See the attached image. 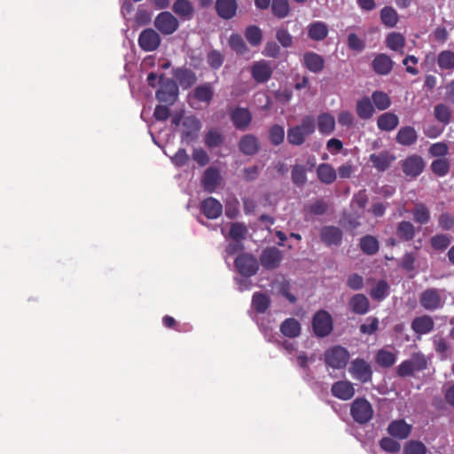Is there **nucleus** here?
Listing matches in <instances>:
<instances>
[{
	"mask_svg": "<svg viewBox=\"0 0 454 454\" xmlns=\"http://www.w3.org/2000/svg\"><path fill=\"white\" fill-rule=\"evenodd\" d=\"M316 130V120L312 115H306L300 124L291 127L287 130V141L293 145H301L307 137Z\"/></svg>",
	"mask_w": 454,
	"mask_h": 454,
	"instance_id": "nucleus-1",
	"label": "nucleus"
},
{
	"mask_svg": "<svg viewBox=\"0 0 454 454\" xmlns=\"http://www.w3.org/2000/svg\"><path fill=\"white\" fill-rule=\"evenodd\" d=\"M160 88L155 92L158 101L168 106H173L179 95V89L176 82L171 78H166L164 74L159 76Z\"/></svg>",
	"mask_w": 454,
	"mask_h": 454,
	"instance_id": "nucleus-2",
	"label": "nucleus"
},
{
	"mask_svg": "<svg viewBox=\"0 0 454 454\" xmlns=\"http://www.w3.org/2000/svg\"><path fill=\"white\" fill-rule=\"evenodd\" d=\"M350 355L346 348L340 345L326 349L324 353V360L327 366L333 369H343L347 366Z\"/></svg>",
	"mask_w": 454,
	"mask_h": 454,
	"instance_id": "nucleus-3",
	"label": "nucleus"
},
{
	"mask_svg": "<svg viewBox=\"0 0 454 454\" xmlns=\"http://www.w3.org/2000/svg\"><path fill=\"white\" fill-rule=\"evenodd\" d=\"M350 415L356 423L364 425L372 419L373 409L365 398L357 397L350 405Z\"/></svg>",
	"mask_w": 454,
	"mask_h": 454,
	"instance_id": "nucleus-4",
	"label": "nucleus"
},
{
	"mask_svg": "<svg viewBox=\"0 0 454 454\" xmlns=\"http://www.w3.org/2000/svg\"><path fill=\"white\" fill-rule=\"evenodd\" d=\"M312 329L317 337L324 338L328 336L333 331L331 315L324 309L317 311L312 318Z\"/></svg>",
	"mask_w": 454,
	"mask_h": 454,
	"instance_id": "nucleus-5",
	"label": "nucleus"
},
{
	"mask_svg": "<svg viewBox=\"0 0 454 454\" xmlns=\"http://www.w3.org/2000/svg\"><path fill=\"white\" fill-rule=\"evenodd\" d=\"M238 272L247 278L255 275L259 270L256 257L248 253L239 254L234 261Z\"/></svg>",
	"mask_w": 454,
	"mask_h": 454,
	"instance_id": "nucleus-6",
	"label": "nucleus"
},
{
	"mask_svg": "<svg viewBox=\"0 0 454 454\" xmlns=\"http://www.w3.org/2000/svg\"><path fill=\"white\" fill-rule=\"evenodd\" d=\"M154 27L163 35L174 34L179 27V21L170 12H160L154 20Z\"/></svg>",
	"mask_w": 454,
	"mask_h": 454,
	"instance_id": "nucleus-7",
	"label": "nucleus"
},
{
	"mask_svg": "<svg viewBox=\"0 0 454 454\" xmlns=\"http://www.w3.org/2000/svg\"><path fill=\"white\" fill-rule=\"evenodd\" d=\"M352 377L361 383L370 382L372 379L371 364L363 358L354 359L348 369Z\"/></svg>",
	"mask_w": 454,
	"mask_h": 454,
	"instance_id": "nucleus-8",
	"label": "nucleus"
},
{
	"mask_svg": "<svg viewBox=\"0 0 454 454\" xmlns=\"http://www.w3.org/2000/svg\"><path fill=\"white\" fill-rule=\"evenodd\" d=\"M442 292L436 288H427L423 291L419 297L420 305L427 310L434 311L444 305V299Z\"/></svg>",
	"mask_w": 454,
	"mask_h": 454,
	"instance_id": "nucleus-9",
	"label": "nucleus"
},
{
	"mask_svg": "<svg viewBox=\"0 0 454 454\" xmlns=\"http://www.w3.org/2000/svg\"><path fill=\"white\" fill-rule=\"evenodd\" d=\"M425 161L420 155L412 154L401 161L403 174L411 178L418 177L425 168Z\"/></svg>",
	"mask_w": 454,
	"mask_h": 454,
	"instance_id": "nucleus-10",
	"label": "nucleus"
},
{
	"mask_svg": "<svg viewBox=\"0 0 454 454\" xmlns=\"http://www.w3.org/2000/svg\"><path fill=\"white\" fill-rule=\"evenodd\" d=\"M283 259L282 251L276 247H269L262 251L260 262L267 270L277 269Z\"/></svg>",
	"mask_w": 454,
	"mask_h": 454,
	"instance_id": "nucleus-11",
	"label": "nucleus"
},
{
	"mask_svg": "<svg viewBox=\"0 0 454 454\" xmlns=\"http://www.w3.org/2000/svg\"><path fill=\"white\" fill-rule=\"evenodd\" d=\"M160 42V35L153 28L144 29L138 36V45L145 51H153L157 50Z\"/></svg>",
	"mask_w": 454,
	"mask_h": 454,
	"instance_id": "nucleus-12",
	"label": "nucleus"
},
{
	"mask_svg": "<svg viewBox=\"0 0 454 454\" xmlns=\"http://www.w3.org/2000/svg\"><path fill=\"white\" fill-rule=\"evenodd\" d=\"M272 73L270 63L264 59L255 61L251 67V75L258 83L267 82L271 78Z\"/></svg>",
	"mask_w": 454,
	"mask_h": 454,
	"instance_id": "nucleus-13",
	"label": "nucleus"
},
{
	"mask_svg": "<svg viewBox=\"0 0 454 454\" xmlns=\"http://www.w3.org/2000/svg\"><path fill=\"white\" fill-rule=\"evenodd\" d=\"M369 159L373 168L380 172H384L396 160V157L389 151L383 150L378 153H372Z\"/></svg>",
	"mask_w": 454,
	"mask_h": 454,
	"instance_id": "nucleus-14",
	"label": "nucleus"
},
{
	"mask_svg": "<svg viewBox=\"0 0 454 454\" xmlns=\"http://www.w3.org/2000/svg\"><path fill=\"white\" fill-rule=\"evenodd\" d=\"M332 395L342 401H348L353 398L356 390L353 383L348 380H339L334 382L331 387Z\"/></svg>",
	"mask_w": 454,
	"mask_h": 454,
	"instance_id": "nucleus-15",
	"label": "nucleus"
},
{
	"mask_svg": "<svg viewBox=\"0 0 454 454\" xmlns=\"http://www.w3.org/2000/svg\"><path fill=\"white\" fill-rule=\"evenodd\" d=\"M182 139L187 143L192 142L201 129L200 121L195 116H187L183 121Z\"/></svg>",
	"mask_w": 454,
	"mask_h": 454,
	"instance_id": "nucleus-16",
	"label": "nucleus"
},
{
	"mask_svg": "<svg viewBox=\"0 0 454 454\" xmlns=\"http://www.w3.org/2000/svg\"><path fill=\"white\" fill-rule=\"evenodd\" d=\"M231 120L237 129L245 130L252 121V114L247 108L237 106L230 113Z\"/></svg>",
	"mask_w": 454,
	"mask_h": 454,
	"instance_id": "nucleus-17",
	"label": "nucleus"
},
{
	"mask_svg": "<svg viewBox=\"0 0 454 454\" xmlns=\"http://www.w3.org/2000/svg\"><path fill=\"white\" fill-rule=\"evenodd\" d=\"M221 183L220 172L216 168H207L201 178V184L207 192H213L216 190Z\"/></svg>",
	"mask_w": 454,
	"mask_h": 454,
	"instance_id": "nucleus-18",
	"label": "nucleus"
},
{
	"mask_svg": "<svg viewBox=\"0 0 454 454\" xmlns=\"http://www.w3.org/2000/svg\"><path fill=\"white\" fill-rule=\"evenodd\" d=\"M173 76L176 79L179 85L183 89H189L197 82L196 74L187 67H177L172 72Z\"/></svg>",
	"mask_w": 454,
	"mask_h": 454,
	"instance_id": "nucleus-19",
	"label": "nucleus"
},
{
	"mask_svg": "<svg viewBox=\"0 0 454 454\" xmlns=\"http://www.w3.org/2000/svg\"><path fill=\"white\" fill-rule=\"evenodd\" d=\"M393 66L394 62L392 59L385 53L377 54L372 62L373 71L380 75H387L390 74L393 69Z\"/></svg>",
	"mask_w": 454,
	"mask_h": 454,
	"instance_id": "nucleus-20",
	"label": "nucleus"
},
{
	"mask_svg": "<svg viewBox=\"0 0 454 454\" xmlns=\"http://www.w3.org/2000/svg\"><path fill=\"white\" fill-rule=\"evenodd\" d=\"M200 210L207 218L216 219L222 215L223 206L216 199L208 197L202 200Z\"/></svg>",
	"mask_w": 454,
	"mask_h": 454,
	"instance_id": "nucleus-21",
	"label": "nucleus"
},
{
	"mask_svg": "<svg viewBox=\"0 0 454 454\" xmlns=\"http://www.w3.org/2000/svg\"><path fill=\"white\" fill-rule=\"evenodd\" d=\"M302 64L309 72L318 74L325 67V59L316 52L308 51L303 54Z\"/></svg>",
	"mask_w": 454,
	"mask_h": 454,
	"instance_id": "nucleus-22",
	"label": "nucleus"
},
{
	"mask_svg": "<svg viewBox=\"0 0 454 454\" xmlns=\"http://www.w3.org/2000/svg\"><path fill=\"white\" fill-rule=\"evenodd\" d=\"M387 433L397 439L403 440L410 436L411 426L407 424L404 419H396L389 423Z\"/></svg>",
	"mask_w": 454,
	"mask_h": 454,
	"instance_id": "nucleus-23",
	"label": "nucleus"
},
{
	"mask_svg": "<svg viewBox=\"0 0 454 454\" xmlns=\"http://www.w3.org/2000/svg\"><path fill=\"white\" fill-rule=\"evenodd\" d=\"M215 7L220 18L231 20L237 13L238 3L237 0H216Z\"/></svg>",
	"mask_w": 454,
	"mask_h": 454,
	"instance_id": "nucleus-24",
	"label": "nucleus"
},
{
	"mask_svg": "<svg viewBox=\"0 0 454 454\" xmlns=\"http://www.w3.org/2000/svg\"><path fill=\"white\" fill-rule=\"evenodd\" d=\"M342 231L335 226H325L321 229L320 238L326 246L340 245L342 240Z\"/></svg>",
	"mask_w": 454,
	"mask_h": 454,
	"instance_id": "nucleus-25",
	"label": "nucleus"
},
{
	"mask_svg": "<svg viewBox=\"0 0 454 454\" xmlns=\"http://www.w3.org/2000/svg\"><path fill=\"white\" fill-rule=\"evenodd\" d=\"M172 11L183 20H191L194 16V7L190 0H176Z\"/></svg>",
	"mask_w": 454,
	"mask_h": 454,
	"instance_id": "nucleus-26",
	"label": "nucleus"
},
{
	"mask_svg": "<svg viewBox=\"0 0 454 454\" xmlns=\"http://www.w3.org/2000/svg\"><path fill=\"white\" fill-rule=\"evenodd\" d=\"M434 325L433 318L427 315L417 317L411 322V329L419 335L429 333L434 329Z\"/></svg>",
	"mask_w": 454,
	"mask_h": 454,
	"instance_id": "nucleus-27",
	"label": "nucleus"
},
{
	"mask_svg": "<svg viewBox=\"0 0 454 454\" xmlns=\"http://www.w3.org/2000/svg\"><path fill=\"white\" fill-rule=\"evenodd\" d=\"M350 310L356 315H364L370 309L369 299L363 294L353 295L348 302Z\"/></svg>",
	"mask_w": 454,
	"mask_h": 454,
	"instance_id": "nucleus-28",
	"label": "nucleus"
},
{
	"mask_svg": "<svg viewBox=\"0 0 454 454\" xmlns=\"http://www.w3.org/2000/svg\"><path fill=\"white\" fill-rule=\"evenodd\" d=\"M396 143L403 146H411L418 140V133L411 126L400 128L395 137Z\"/></svg>",
	"mask_w": 454,
	"mask_h": 454,
	"instance_id": "nucleus-29",
	"label": "nucleus"
},
{
	"mask_svg": "<svg viewBox=\"0 0 454 454\" xmlns=\"http://www.w3.org/2000/svg\"><path fill=\"white\" fill-rule=\"evenodd\" d=\"M328 33V27L323 21H314L308 26V35L313 41H323Z\"/></svg>",
	"mask_w": 454,
	"mask_h": 454,
	"instance_id": "nucleus-30",
	"label": "nucleus"
},
{
	"mask_svg": "<svg viewBox=\"0 0 454 454\" xmlns=\"http://www.w3.org/2000/svg\"><path fill=\"white\" fill-rule=\"evenodd\" d=\"M317 176L325 184H332L337 178L336 170L328 163H321L317 168Z\"/></svg>",
	"mask_w": 454,
	"mask_h": 454,
	"instance_id": "nucleus-31",
	"label": "nucleus"
},
{
	"mask_svg": "<svg viewBox=\"0 0 454 454\" xmlns=\"http://www.w3.org/2000/svg\"><path fill=\"white\" fill-rule=\"evenodd\" d=\"M399 124V118L394 113H384L378 117L377 126L380 130L392 131Z\"/></svg>",
	"mask_w": 454,
	"mask_h": 454,
	"instance_id": "nucleus-32",
	"label": "nucleus"
},
{
	"mask_svg": "<svg viewBox=\"0 0 454 454\" xmlns=\"http://www.w3.org/2000/svg\"><path fill=\"white\" fill-rule=\"evenodd\" d=\"M239 150L246 155H254L259 150V143L254 135L243 136L239 143Z\"/></svg>",
	"mask_w": 454,
	"mask_h": 454,
	"instance_id": "nucleus-33",
	"label": "nucleus"
},
{
	"mask_svg": "<svg viewBox=\"0 0 454 454\" xmlns=\"http://www.w3.org/2000/svg\"><path fill=\"white\" fill-rule=\"evenodd\" d=\"M405 37L398 32H391L386 36L385 43L387 47L392 51L403 53L405 46Z\"/></svg>",
	"mask_w": 454,
	"mask_h": 454,
	"instance_id": "nucleus-34",
	"label": "nucleus"
},
{
	"mask_svg": "<svg viewBox=\"0 0 454 454\" xmlns=\"http://www.w3.org/2000/svg\"><path fill=\"white\" fill-rule=\"evenodd\" d=\"M359 247L364 254L374 255L379 252L380 244L374 236L368 234L360 239Z\"/></svg>",
	"mask_w": 454,
	"mask_h": 454,
	"instance_id": "nucleus-35",
	"label": "nucleus"
},
{
	"mask_svg": "<svg viewBox=\"0 0 454 454\" xmlns=\"http://www.w3.org/2000/svg\"><path fill=\"white\" fill-rule=\"evenodd\" d=\"M280 332L288 338L298 337L301 333V325L295 318H286L280 325Z\"/></svg>",
	"mask_w": 454,
	"mask_h": 454,
	"instance_id": "nucleus-36",
	"label": "nucleus"
},
{
	"mask_svg": "<svg viewBox=\"0 0 454 454\" xmlns=\"http://www.w3.org/2000/svg\"><path fill=\"white\" fill-rule=\"evenodd\" d=\"M317 128L321 134L330 135L335 129V119L328 113L320 114L317 117Z\"/></svg>",
	"mask_w": 454,
	"mask_h": 454,
	"instance_id": "nucleus-37",
	"label": "nucleus"
},
{
	"mask_svg": "<svg viewBox=\"0 0 454 454\" xmlns=\"http://www.w3.org/2000/svg\"><path fill=\"white\" fill-rule=\"evenodd\" d=\"M356 112L360 119H370L374 113V106L371 99L367 97H364L363 98L357 100L356 105Z\"/></svg>",
	"mask_w": 454,
	"mask_h": 454,
	"instance_id": "nucleus-38",
	"label": "nucleus"
},
{
	"mask_svg": "<svg viewBox=\"0 0 454 454\" xmlns=\"http://www.w3.org/2000/svg\"><path fill=\"white\" fill-rule=\"evenodd\" d=\"M375 362L380 367L389 368L396 362V355L389 350L381 348L375 356Z\"/></svg>",
	"mask_w": 454,
	"mask_h": 454,
	"instance_id": "nucleus-39",
	"label": "nucleus"
},
{
	"mask_svg": "<svg viewBox=\"0 0 454 454\" xmlns=\"http://www.w3.org/2000/svg\"><path fill=\"white\" fill-rule=\"evenodd\" d=\"M415 227L409 221H402L396 226V235L403 241H411L415 237Z\"/></svg>",
	"mask_w": 454,
	"mask_h": 454,
	"instance_id": "nucleus-40",
	"label": "nucleus"
},
{
	"mask_svg": "<svg viewBox=\"0 0 454 454\" xmlns=\"http://www.w3.org/2000/svg\"><path fill=\"white\" fill-rule=\"evenodd\" d=\"M437 65L441 70H454V51L450 50H443L437 56Z\"/></svg>",
	"mask_w": 454,
	"mask_h": 454,
	"instance_id": "nucleus-41",
	"label": "nucleus"
},
{
	"mask_svg": "<svg viewBox=\"0 0 454 454\" xmlns=\"http://www.w3.org/2000/svg\"><path fill=\"white\" fill-rule=\"evenodd\" d=\"M214 96L212 85L208 82L203 83L195 88L193 97L200 102L209 103Z\"/></svg>",
	"mask_w": 454,
	"mask_h": 454,
	"instance_id": "nucleus-42",
	"label": "nucleus"
},
{
	"mask_svg": "<svg viewBox=\"0 0 454 454\" xmlns=\"http://www.w3.org/2000/svg\"><path fill=\"white\" fill-rule=\"evenodd\" d=\"M270 305V297L263 293L256 292L252 297V306L257 313H264Z\"/></svg>",
	"mask_w": 454,
	"mask_h": 454,
	"instance_id": "nucleus-43",
	"label": "nucleus"
},
{
	"mask_svg": "<svg viewBox=\"0 0 454 454\" xmlns=\"http://www.w3.org/2000/svg\"><path fill=\"white\" fill-rule=\"evenodd\" d=\"M291 179L297 187H302L307 183V169L301 164H295L292 167Z\"/></svg>",
	"mask_w": 454,
	"mask_h": 454,
	"instance_id": "nucleus-44",
	"label": "nucleus"
},
{
	"mask_svg": "<svg viewBox=\"0 0 454 454\" xmlns=\"http://www.w3.org/2000/svg\"><path fill=\"white\" fill-rule=\"evenodd\" d=\"M389 288V285L386 280H379L375 286L371 289L370 295L372 300L381 301L388 296Z\"/></svg>",
	"mask_w": 454,
	"mask_h": 454,
	"instance_id": "nucleus-45",
	"label": "nucleus"
},
{
	"mask_svg": "<svg viewBox=\"0 0 454 454\" xmlns=\"http://www.w3.org/2000/svg\"><path fill=\"white\" fill-rule=\"evenodd\" d=\"M380 20L383 25L387 27H394L398 22V14L391 6H385L380 12Z\"/></svg>",
	"mask_w": 454,
	"mask_h": 454,
	"instance_id": "nucleus-46",
	"label": "nucleus"
},
{
	"mask_svg": "<svg viewBox=\"0 0 454 454\" xmlns=\"http://www.w3.org/2000/svg\"><path fill=\"white\" fill-rule=\"evenodd\" d=\"M430 168L435 176H445L450 172V160L447 158H438L431 162Z\"/></svg>",
	"mask_w": 454,
	"mask_h": 454,
	"instance_id": "nucleus-47",
	"label": "nucleus"
},
{
	"mask_svg": "<svg viewBox=\"0 0 454 454\" xmlns=\"http://www.w3.org/2000/svg\"><path fill=\"white\" fill-rule=\"evenodd\" d=\"M413 220L419 224H427L430 221V212L427 207L423 203L415 205L412 211Z\"/></svg>",
	"mask_w": 454,
	"mask_h": 454,
	"instance_id": "nucleus-48",
	"label": "nucleus"
},
{
	"mask_svg": "<svg viewBox=\"0 0 454 454\" xmlns=\"http://www.w3.org/2000/svg\"><path fill=\"white\" fill-rule=\"evenodd\" d=\"M271 12L278 19H284L290 13L288 0H272Z\"/></svg>",
	"mask_w": 454,
	"mask_h": 454,
	"instance_id": "nucleus-49",
	"label": "nucleus"
},
{
	"mask_svg": "<svg viewBox=\"0 0 454 454\" xmlns=\"http://www.w3.org/2000/svg\"><path fill=\"white\" fill-rule=\"evenodd\" d=\"M224 137L217 129H212L205 135L204 142L207 147L215 148L223 143Z\"/></svg>",
	"mask_w": 454,
	"mask_h": 454,
	"instance_id": "nucleus-50",
	"label": "nucleus"
},
{
	"mask_svg": "<svg viewBox=\"0 0 454 454\" xmlns=\"http://www.w3.org/2000/svg\"><path fill=\"white\" fill-rule=\"evenodd\" d=\"M372 100L375 107L380 111L387 109L391 105V100L388 95L380 90L372 92Z\"/></svg>",
	"mask_w": 454,
	"mask_h": 454,
	"instance_id": "nucleus-51",
	"label": "nucleus"
},
{
	"mask_svg": "<svg viewBox=\"0 0 454 454\" xmlns=\"http://www.w3.org/2000/svg\"><path fill=\"white\" fill-rule=\"evenodd\" d=\"M245 36L252 46H258L262 41V30L254 25L248 26L245 30Z\"/></svg>",
	"mask_w": 454,
	"mask_h": 454,
	"instance_id": "nucleus-52",
	"label": "nucleus"
},
{
	"mask_svg": "<svg viewBox=\"0 0 454 454\" xmlns=\"http://www.w3.org/2000/svg\"><path fill=\"white\" fill-rule=\"evenodd\" d=\"M434 114L435 119L444 125H447L450 121L451 111L445 104H438L434 108Z\"/></svg>",
	"mask_w": 454,
	"mask_h": 454,
	"instance_id": "nucleus-53",
	"label": "nucleus"
},
{
	"mask_svg": "<svg viewBox=\"0 0 454 454\" xmlns=\"http://www.w3.org/2000/svg\"><path fill=\"white\" fill-rule=\"evenodd\" d=\"M450 242V238L447 234H436L430 239V245L436 251H444Z\"/></svg>",
	"mask_w": 454,
	"mask_h": 454,
	"instance_id": "nucleus-54",
	"label": "nucleus"
},
{
	"mask_svg": "<svg viewBox=\"0 0 454 454\" xmlns=\"http://www.w3.org/2000/svg\"><path fill=\"white\" fill-rule=\"evenodd\" d=\"M229 45L237 54L243 55L247 51V47L239 34H232L230 36Z\"/></svg>",
	"mask_w": 454,
	"mask_h": 454,
	"instance_id": "nucleus-55",
	"label": "nucleus"
},
{
	"mask_svg": "<svg viewBox=\"0 0 454 454\" xmlns=\"http://www.w3.org/2000/svg\"><path fill=\"white\" fill-rule=\"evenodd\" d=\"M414 372H422L427 368V360L421 353H414L410 359H407Z\"/></svg>",
	"mask_w": 454,
	"mask_h": 454,
	"instance_id": "nucleus-56",
	"label": "nucleus"
},
{
	"mask_svg": "<svg viewBox=\"0 0 454 454\" xmlns=\"http://www.w3.org/2000/svg\"><path fill=\"white\" fill-rule=\"evenodd\" d=\"M247 229L244 223H233L231 225L229 235L236 241H240L246 238Z\"/></svg>",
	"mask_w": 454,
	"mask_h": 454,
	"instance_id": "nucleus-57",
	"label": "nucleus"
},
{
	"mask_svg": "<svg viewBox=\"0 0 454 454\" xmlns=\"http://www.w3.org/2000/svg\"><path fill=\"white\" fill-rule=\"evenodd\" d=\"M270 141L273 145H280L285 138L284 128L280 125H273L269 131Z\"/></svg>",
	"mask_w": 454,
	"mask_h": 454,
	"instance_id": "nucleus-58",
	"label": "nucleus"
},
{
	"mask_svg": "<svg viewBox=\"0 0 454 454\" xmlns=\"http://www.w3.org/2000/svg\"><path fill=\"white\" fill-rule=\"evenodd\" d=\"M224 60L223 55L216 50L210 51L207 55V62L213 69H219Z\"/></svg>",
	"mask_w": 454,
	"mask_h": 454,
	"instance_id": "nucleus-59",
	"label": "nucleus"
},
{
	"mask_svg": "<svg viewBox=\"0 0 454 454\" xmlns=\"http://www.w3.org/2000/svg\"><path fill=\"white\" fill-rule=\"evenodd\" d=\"M427 448L424 443L419 441H409L403 449V454H426Z\"/></svg>",
	"mask_w": 454,
	"mask_h": 454,
	"instance_id": "nucleus-60",
	"label": "nucleus"
},
{
	"mask_svg": "<svg viewBox=\"0 0 454 454\" xmlns=\"http://www.w3.org/2000/svg\"><path fill=\"white\" fill-rule=\"evenodd\" d=\"M428 153L433 157L445 158L449 153V146L445 142H437L430 145Z\"/></svg>",
	"mask_w": 454,
	"mask_h": 454,
	"instance_id": "nucleus-61",
	"label": "nucleus"
},
{
	"mask_svg": "<svg viewBox=\"0 0 454 454\" xmlns=\"http://www.w3.org/2000/svg\"><path fill=\"white\" fill-rule=\"evenodd\" d=\"M276 39L284 48H290L293 45L294 40L292 35L286 28L281 27L276 31Z\"/></svg>",
	"mask_w": 454,
	"mask_h": 454,
	"instance_id": "nucleus-62",
	"label": "nucleus"
},
{
	"mask_svg": "<svg viewBox=\"0 0 454 454\" xmlns=\"http://www.w3.org/2000/svg\"><path fill=\"white\" fill-rule=\"evenodd\" d=\"M380 446L383 450L389 453H397L401 449L400 443L390 437H383L380 441Z\"/></svg>",
	"mask_w": 454,
	"mask_h": 454,
	"instance_id": "nucleus-63",
	"label": "nucleus"
},
{
	"mask_svg": "<svg viewBox=\"0 0 454 454\" xmlns=\"http://www.w3.org/2000/svg\"><path fill=\"white\" fill-rule=\"evenodd\" d=\"M348 46L352 51L360 52L365 48V43L356 34L351 33L348 35Z\"/></svg>",
	"mask_w": 454,
	"mask_h": 454,
	"instance_id": "nucleus-64",
	"label": "nucleus"
}]
</instances>
